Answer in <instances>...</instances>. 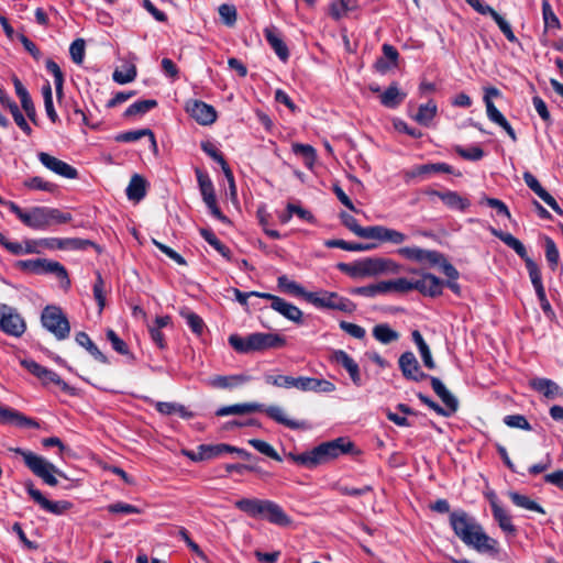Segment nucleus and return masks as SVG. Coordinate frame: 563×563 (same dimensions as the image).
I'll list each match as a JSON object with an SVG mask.
<instances>
[{"label":"nucleus","instance_id":"nucleus-62","mask_svg":"<svg viewBox=\"0 0 563 563\" xmlns=\"http://www.w3.org/2000/svg\"><path fill=\"white\" fill-rule=\"evenodd\" d=\"M85 41L82 38L75 40L69 47V54L73 62L77 65L82 64L85 58Z\"/></svg>","mask_w":563,"mask_h":563},{"label":"nucleus","instance_id":"nucleus-32","mask_svg":"<svg viewBox=\"0 0 563 563\" xmlns=\"http://www.w3.org/2000/svg\"><path fill=\"white\" fill-rule=\"evenodd\" d=\"M249 380L250 377L242 374L229 376L216 375L209 378V385L213 388L228 389L240 386Z\"/></svg>","mask_w":563,"mask_h":563},{"label":"nucleus","instance_id":"nucleus-18","mask_svg":"<svg viewBox=\"0 0 563 563\" xmlns=\"http://www.w3.org/2000/svg\"><path fill=\"white\" fill-rule=\"evenodd\" d=\"M363 272V277L375 276L396 267L391 260L382 257H366L360 261Z\"/></svg>","mask_w":563,"mask_h":563},{"label":"nucleus","instance_id":"nucleus-21","mask_svg":"<svg viewBox=\"0 0 563 563\" xmlns=\"http://www.w3.org/2000/svg\"><path fill=\"white\" fill-rule=\"evenodd\" d=\"M488 230L494 236L498 238L508 247L512 249L517 253V255L521 260H523L525 263L527 262V260H531V257L528 255L526 246L522 244L520 240L515 238L512 234L498 230L494 227H489Z\"/></svg>","mask_w":563,"mask_h":563},{"label":"nucleus","instance_id":"nucleus-24","mask_svg":"<svg viewBox=\"0 0 563 563\" xmlns=\"http://www.w3.org/2000/svg\"><path fill=\"white\" fill-rule=\"evenodd\" d=\"M255 352L265 351L269 349L283 347L286 344L284 336L276 333H253Z\"/></svg>","mask_w":563,"mask_h":563},{"label":"nucleus","instance_id":"nucleus-4","mask_svg":"<svg viewBox=\"0 0 563 563\" xmlns=\"http://www.w3.org/2000/svg\"><path fill=\"white\" fill-rule=\"evenodd\" d=\"M234 506L252 518H260L273 525L287 527L291 523L290 517L275 501L258 498H242Z\"/></svg>","mask_w":563,"mask_h":563},{"label":"nucleus","instance_id":"nucleus-35","mask_svg":"<svg viewBox=\"0 0 563 563\" xmlns=\"http://www.w3.org/2000/svg\"><path fill=\"white\" fill-rule=\"evenodd\" d=\"M406 93L400 91L397 84L393 82L387 89L380 95V103L390 109L397 108L405 99Z\"/></svg>","mask_w":563,"mask_h":563},{"label":"nucleus","instance_id":"nucleus-41","mask_svg":"<svg viewBox=\"0 0 563 563\" xmlns=\"http://www.w3.org/2000/svg\"><path fill=\"white\" fill-rule=\"evenodd\" d=\"M229 344L238 352L242 354H249L255 352L253 333L247 336H240L238 334H231L229 336Z\"/></svg>","mask_w":563,"mask_h":563},{"label":"nucleus","instance_id":"nucleus-31","mask_svg":"<svg viewBox=\"0 0 563 563\" xmlns=\"http://www.w3.org/2000/svg\"><path fill=\"white\" fill-rule=\"evenodd\" d=\"M490 507L494 519L498 522L500 529L505 532L514 534L516 527L512 525L511 517L508 512L498 504L497 498L490 500Z\"/></svg>","mask_w":563,"mask_h":563},{"label":"nucleus","instance_id":"nucleus-3","mask_svg":"<svg viewBox=\"0 0 563 563\" xmlns=\"http://www.w3.org/2000/svg\"><path fill=\"white\" fill-rule=\"evenodd\" d=\"M252 412H265L272 420L291 430H307L310 428V424L307 421L288 418L285 410L275 405L265 407L263 404L258 402L235 404L219 408L216 411V415L218 417H224L229 415H245Z\"/></svg>","mask_w":563,"mask_h":563},{"label":"nucleus","instance_id":"nucleus-9","mask_svg":"<svg viewBox=\"0 0 563 563\" xmlns=\"http://www.w3.org/2000/svg\"><path fill=\"white\" fill-rule=\"evenodd\" d=\"M41 321L43 327L53 333L57 340L68 338L70 332L69 321L59 307H45L42 311Z\"/></svg>","mask_w":563,"mask_h":563},{"label":"nucleus","instance_id":"nucleus-60","mask_svg":"<svg viewBox=\"0 0 563 563\" xmlns=\"http://www.w3.org/2000/svg\"><path fill=\"white\" fill-rule=\"evenodd\" d=\"M504 423L509 428H517L526 431L532 430L531 424L522 415H508L504 418Z\"/></svg>","mask_w":563,"mask_h":563},{"label":"nucleus","instance_id":"nucleus-33","mask_svg":"<svg viewBox=\"0 0 563 563\" xmlns=\"http://www.w3.org/2000/svg\"><path fill=\"white\" fill-rule=\"evenodd\" d=\"M273 309L280 313L283 317H285L286 319L297 324H301L303 322L302 311L297 306L286 301L283 298L276 300L275 307Z\"/></svg>","mask_w":563,"mask_h":563},{"label":"nucleus","instance_id":"nucleus-19","mask_svg":"<svg viewBox=\"0 0 563 563\" xmlns=\"http://www.w3.org/2000/svg\"><path fill=\"white\" fill-rule=\"evenodd\" d=\"M332 361L342 365L349 373L352 382L356 386L362 385V377L358 364L343 350H335L332 353Z\"/></svg>","mask_w":563,"mask_h":563},{"label":"nucleus","instance_id":"nucleus-50","mask_svg":"<svg viewBox=\"0 0 563 563\" xmlns=\"http://www.w3.org/2000/svg\"><path fill=\"white\" fill-rule=\"evenodd\" d=\"M24 187L30 190H43L47 192H54L57 186L53 183L44 180L42 177L34 176L23 181Z\"/></svg>","mask_w":563,"mask_h":563},{"label":"nucleus","instance_id":"nucleus-27","mask_svg":"<svg viewBox=\"0 0 563 563\" xmlns=\"http://www.w3.org/2000/svg\"><path fill=\"white\" fill-rule=\"evenodd\" d=\"M368 239H374L382 242H390L393 244H401L406 241V235L397 230L383 225H372V231Z\"/></svg>","mask_w":563,"mask_h":563},{"label":"nucleus","instance_id":"nucleus-44","mask_svg":"<svg viewBox=\"0 0 563 563\" xmlns=\"http://www.w3.org/2000/svg\"><path fill=\"white\" fill-rule=\"evenodd\" d=\"M373 336L382 344H389L399 339V333L387 323H379L373 328Z\"/></svg>","mask_w":563,"mask_h":563},{"label":"nucleus","instance_id":"nucleus-6","mask_svg":"<svg viewBox=\"0 0 563 563\" xmlns=\"http://www.w3.org/2000/svg\"><path fill=\"white\" fill-rule=\"evenodd\" d=\"M10 451L21 455L27 468L49 486H56L58 484V481L54 474L64 476V473L59 471L54 464L48 462L43 456L33 453L32 451L21 448H11Z\"/></svg>","mask_w":563,"mask_h":563},{"label":"nucleus","instance_id":"nucleus-64","mask_svg":"<svg viewBox=\"0 0 563 563\" xmlns=\"http://www.w3.org/2000/svg\"><path fill=\"white\" fill-rule=\"evenodd\" d=\"M455 152L461 157L468 161H479L484 156V151L478 146H471L468 148L456 146Z\"/></svg>","mask_w":563,"mask_h":563},{"label":"nucleus","instance_id":"nucleus-54","mask_svg":"<svg viewBox=\"0 0 563 563\" xmlns=\"http://www.w3.org/2000/svg\"><path fill=\"white\" fill-rule=\"evenodd\" d=\"M41 380L44 384L54 383L55 385L59 386L63 391L68 393L69 395H74L75 393V389L70 387L66 382H64L57 373L48 368H45Z\"/></svg>","mask_w":563,"mask_h":563},{"label":"nucleus","instance_id":"nucleus-16","mask_svg":"<svg viewBox=\"0 0 563 563\" xmlns=\"http://www.w3.org/2000/svg\"><path fill=\"white\" fill-rule=\"evenodd\" d=\"M0 423L13 424L20 428H40V423L22 412L0 405Z\"/></svg>","mask_w":563,"mask_h":563},{"label":"nucleus","instance_id":"nucleus-11","mask_svg":"<svg viewBox=\"0 0 563 563\" xmlns=\"http://www.w3.org/2000/svg\"><path fill=\"white\" fill-rule=\"evenodd\" d=\"M25 488L33 501L36 503L46 512L60 516L73 508V504L68 500L53 501L47 499L41 490L34 487L31 481L25 483Z\"/></svg>","mask_w":563,"mask_h":563},{"label":"nucleus","instance_id":"nucleus-55","mask_svg":"<svg viewBox=\"0 0 563 563\" xmlns=\"http://www.w3.org/2000/svg\"><path fill=\"white\" fill-rule=\"evenodd\" d=\"M545 258L550 267L554 271L559 264L560 254L555 242L549 238H544Z\"/></svg>","mask_w":563,"mask_h":563},{"label":"nucleus","instance_id":"nucleus-53","mask_svg":"<svg viewBox=\"0 0 563 563\" xmlns=\"http://www.w3.org/2000/svg\"><path fill=\"white\" fill-rule=\"evenodd\" d=\"M292 152L303 157L307 167L310 168L314 164L316 150L311 145L296 143L292 145Z\"/></svg>","mask_w":563,"mask_h":563},{"label":"nucleus","instance_id":"nucleus-17","mask_svg":"<svg viewBox=\"0 0 563 563\" xmlns=\"http://www.w3.org/2000/svg\"><path fill=\"white\" fill-rule=\"evenodd\" d=\"M526 185L542 199L554 212L563 214V210L556 200L540 185L539 180L529 172L523 173Z\"/></svg>","mask_w":563,"mask_h":563},{"label":"nucleus","instance_id":"nucleus-37","mask_svg":"<svg viewBox=\"0 0 563 563\" xmlns=\"http://www.w3.org/2000/svg\"><path fill=\"white\" fill-rule=\"evenodd\" d=\"M76 342L85 347L98 362L109 364L108 357L98 349L86 332H78L75 336Z\"/></svg>","mask_w":563,"mask_h":563},{"label":"nucleus","instance_id":"nucleus-57","mask_svg":"<svg viewBox=\"0 0 563 563\" xmlns=\"http://www.w3.org/2000/svg\"><path fill=\"white\" fill-rule=\"evenodd\" d=\"M492 19L496 22L499 30L503 32V34L510 43H518V38L515 35L511 25L505 18H503L498 12H496L495 14H493Z\"/></svg>","mask_w":563,"mask_h":563},{"label":"nucleus","instance_id":"nucleus-34","mask_svg":"<svg viewBox=\"0 0 563 563\" xmlns=\"http://www.w3.org/2000/svg\"><path fill=\"white\" fill-rule=\"evenodd\" d=\"M146 180L143 176L134 174L125 189L126 197L133 201L142 200L146 195Z\"/></svg>","mask_w":563,"mask_h":563},{"label":"nucleus","instance_id":"nucleus-23","mask_svg":"<svg viewBox=\"0 0 563 563\" xmlns=\"http://www.w3.org/2000/svg\"><path fill=\"white\" fill-rule=\"evenodd\" d=\"M488 230L494 236L498 238L508 247L512 249L517 253V255L521 260H523L525 263L527 262V260H531V257L528 255L526 246L522 244L520 240L515 238L512 234L498 230L494 227H489Z\"/></svg>","mask_w":563,"mask_h":563},{"label":"nucleus","instance_id":"nucleus-38","mask_svg":"<svg viewBox=\"0 0 563 563\" xmlns=\"http://www.w3.org/2000/svg\"><path fill=\"white\" fill-rule=\"evenodd\" d=\"M438 113V106L433 100H429L426 104H421L418 112L413 115V120L421 125L429 126Z\"/></svg>","mask_w":563,"mask_h":563},{"label":"nucleus","instance_id":"nucleus-51","mask_svg":"<svg viewBox=\"0 0 563 563\" xmlns=\"http://www.w3.org/2000/svg\"><path fill=\"white\" fill-rule=\"evenodd\" d=\"M45 67H46L47 71L53 75L56 95H57V97H60L63 93L64 75H63L59 66L53 59L48 58L45 63Z\"/></svg>","mask_w":563,"mask_h":563},{"label":"nucleus","instance_id":"nucleus-5","mask_svg":"<svg viewBox=\"0 0 563 563\" xmlns=\"http://www.w3.org/2000/svg\"><path fill=\"white\" fill-rule=\"evenodd\" d=\"M266 384L280 388H296L300 391H313L330 394L335 390V385L324 378L308 376L292 377L288 375H266Z\"/></svg>","mask_w":563,"mask_h":563},{"label":"nucleus","instance_id":"nucleus-39","mask_svg":"<svg viewBox=\"0 0 563 563\" xmlns=\"http://www.w3.org/2000/svg\"><path fill=\"white\" fill-rule=\"evenodd\" d=\"M411 336H412V341L415 342V344L418 347V351L421 355L424 366L429 369H433L435 367V363L432 358L431 351H430L428 344L426 343V341L423 340L421 333L418 330H413L411 333Z\"/></svg>","mask_w":563,"mask_h":563},{"label":"nucleus","instance_id":"nucleus-52","mask_svg":"<svg viewBox=\"0 0 563 563\" xmlns=\"http://www.w3.org/2000/svg\"><path fill=\"white\" fill-rule=\"evenodd\" d=\"M137 71L134 65H128L123 70L115 69L112 74V79L117 84L124 85L132 82L136 78Z\"/></svg>","mask_w":563,"mask_h":563},{"label":"nucleus","instance_id":"nucleus-49","mask_svg":"<svg viewBox=\"0 0 563 563\" xmlns=\"http://www.w3.org/2000/svg\"><path fill=\"white\" fill-rule=\"evenodd\" d=\"M180 316L195 334L201 335L203 333L205 322L200 316L189 309L180 310Z\"/></svg>","mask_w":563,"mask_h":563},{"label":"nucleus","instance_id":"nucleus-14","mask_svg":"<svg viewBox=\"0 0 563 563\" xmlns=\"http://www.w3.org/2000/svg\"><path fill=\"white\" fill-rule=\"evenodd\" d=\"M444 283L433 274L422 273L421 278L411 280V290H418L423 296L438 297L442 294Z\"/></svg>","mask_w":563,"mask_h":563},{"label":"nucleus","instance_id":"nucleus-25","mask_svg":"<svg viewBox=\"0 0 563 563\" xmlns=\"http://www.w3.org/2000/svg\"><path fill=\"white\" fill-rule=\"evenodd\" d=\"M264 36L279 59L286 62L289 58V51L278 30L274 26L266 27L264 30Z\"/></svg>","mask_w":563,"mask_h":563},{"label":"nucleus","instance_id":"nucleus-47","mask_svg":"<svg viewBox=\"0 0 563 563\" xmlns=\"http://www.w3.org/2000/svg\"><path fill=\"white\" fill-rule=\"evenodd\" d=\"M324 245L327 247H338L345 251L361 252V251H369L373 250L375 244H363V243H351L344 240L334 239L325 241Z\"/></svg>","mask_w":563,"mask_h":563},{"label":"nucleus","instance_id":"nucleus-12","mask_svg":"<svg viewBox=\"0 0 563 563\" xmlns=\"http://www.w3.org/2000/svg\"><path fill=\"white\" fill-rule=\"evenodd\" d=\"M37 158L43 166L60 177L68 179L78 177V170L75 167L48 153L40 152Z\"/></svg>","mask_w":563,"mask_h":563},{"label":"nucleus","instance_id":"nucleus-45","mask_svg":"<svg viewBox=\"0 0 563 563\" xmlns=\"http://www.w3.org/2000/svg\"><path fill=\"white\" fill-rule=\"evenodd\" d=\"M380 283V290L383 294L395 292H408L411 290V280L400 277L391 280H383Z\"/></svg>","mask_w":563,"mask_h":563},{"label":"nucleus","instance_id":"nucleus-20","mask_svg":"<svg viewBox=\"0 0 563 563\" xmlns=\"http://www.w3.org/2000/svg\"><path fill=\"white\" fill-rule=\"evenodd\" d=\"M0 103L8 108L9 111L11 112L12 117H13V120L14 122L16 123V125L26 134V135H31L33 130L32 128L30 126V124L26 122L24 115L22 114V112L20 111L18 104L9 97V95L7 93V91L2 88H0Z\"/></svg>","mask_w":563,"mask_h":563},{"label":"nucleus","instance_id":"nucleus-46","mask_svg":"<svg viewBox=\"0 0 563 563\" xmlns=\"http://www.w3.org/2000/svg\"><path fill=\"white\" fill-rule=\"evenodd\" d=\"M340 218H341L342 223L350 231H352L355 235H357L360 238H363V239H368L369 238V234H371V231H372V227H366V228L361 227L357 223V220L353 216H351V214H349L346 212H341Z\"/></svg>","mask_w":563,"mask_h":563},{"label":"nucleus","instance_id":"nucleus-10","mask_svg":"<svg viewBox=\"0 0 563 563\" xmlns=\"http://www.w3.org/2000/svg\"><path fill=\"white\" fill-rule=\"evenodd\" d=\"M25 321L16 309L0 303V330L8 335L19 338L25 332Z\"/></svg>","mask_w":563,"mask_h":563},{"label":"nucleus","instance_id":"nucleus-15","mask_svg":"<svg viewBox=\"0 0 563 563\" xmlns=\"http://www.w3.org/2000/svg\"><path fill=\"white\" fill-rule=\"evenodd\" d=\"M399 368L406 379L413 382H421L429 377L428 374L421 371V367L415 354L410 351L405 352L398 360Z\"/></svg>","mask_w":563,"mask_h":563},{"label":"nucleus","instance_id":"nucleus-2","mask_svg":"<svg viewBox=\"0 0 563 563\" xmlns=\"http://www.w3.org/2000/svg\"><path fill=\"white\" fill-rule=\"evenodd\" d=\"M353 450L354 443L347 438L341 437L331 441L322 442L313 449L300 454L290 452L287 454V457L294 463L311 470L335 460L341 455L352 453Z\"/></svg>","mask_w":563,"mask_h":563},{"label":"nucleus","instance_id":"nucleus-59","mask_svg":"<svg viewBox=\"0 0 563 563\" xmlns=\"http://www.w3.org/2000/svg\"><path fill=\"white\" fill-rule=\"evenodd\" d=\"M106 335H107L108 341L111 343L112 349L117 353H119L121 355L129 354V347H128L126 343L121 338H119V335L115 333L114 330L108 329Z\"/></svg>","mask_w":563,"mask_h":563},{"label":"nucleus","instance_id":"nucleus-8","mask_svg":"<svg viewBox=\"0 0 563 563\" xmlns=\"http://www.w3.org/2000/svg\"><path fill=\"white\" fill-rule=\"evenodd\" d=\"M307 301L319 309L338 310L347 313L356 309V305L353 301L334 291L312 292L307 296Z\"/></svg>","mask_w":563,"mask_h":563},{"label":"nucleus","instance_id":"nucleus-29","mask_svg":"<svg viewBox=\"0 0 563 563\" xmlns=\"http://www.w3.org/2000/svg\"><path fill=\"white\" fill-rule=\"evenodd\" d=\"M382 49H383L384 57H380L376 60L375 68L377 69V71L385 74L393 67L397 66L399 53L390 44H384Z\"/></svg>","mask_w":563,"mask_h":563},{"label":"nucleus","instance_id":"nucleus-42","mask_svg":"<svg viewBox=\"0 0 563 563\" xmlns=\"http://www.w3.org/2000/svg\"><path fill=\"white\" fill-rule=\"evenodd\" d=\"M509 498L519 508H523L530 511H536L544 515L545 510L542 506H540L537 501L532 500L530 497L519 494L517 492H509Z\"/></svg>","mask_w":563,"mask_h":563},{"label":"nucleus","instance_id":"nucleus-58","mask_svg":"<svg viewBox=\"0 0 563 563\" xmlns=\"http://www.w3.org/2000/svg\"><path fill=\"white\" fill-rule=\"evenodd\" d=\"M479 203L486 205L489 208L495 209L497 211V213L500 216H505L508 219L511 218L508 207L501 200H499L497 198H490L487 196H483L482 199L479 200Z\"/></svg>","mask_w":563,"mask_h":563},{"label":"nucleus","instance_id":"nucleus-13","mask_svg":"<svg viewBox=\"0 0 563 563\" xmlns=\"http://www.w3.org/2000/svg\"><path fill=\"white\" fill-rule=\"evenodd\" d=\"M186 111L201 125H210L217 120L216 109L200 100H189L186 103Z\"/></svg>","mask_w":563,"mask_h":563},{"label":"nucleus","instance_id":"nucleus-36","mask_svg":"<svg viewBox=\"0 0 563 563\" xmlns=\"http://www.w3.org/2000/svg\"><path fill=\"white\" fill-rule=\"evenodd\" d=\"M144 136H148L153 150L156 151L157 144H156L155 135L151 129H141V130H135V131L122 132V133L117 134L114 136V140L117 142H121V143H131V142L139 141L140 139H142Z\"/></svg>","mask_w":563,"mask_h":563},{"label":"nucleus","instance_id":"nucleus-7","mask_svg":"<svg viewBox=\"0 0 563 563\" xmlns=\"http://www.w3.org/2000/svg\"><path fill=\"white\" fill-rule=\"evenodd\" d=\"M71 220L69 212L56 208L33 207L26 212L23 223L34 230H46L54 224L67 223Z\"/></svg>","mask_w":563,"mask_h":563},{"label":"nucleus","instance_id":"nucleus-30","mask_svg":"<svg viewBox=\"0 0 563 563\" xmlns=\"http://www.w3.org/2000/svg\"><path fill=\"white\" fill-rule=\"evenodd\" d=\"M42 263L43 268H41V275L53 274L60 280V286L63 288H69L70 279L68 277V273L59 262L42 258Z\"/></svg>","mask_w":563,"mask_h":563},{"label":"nucleus","instance_id":"nucleus-48","mask_svg":"<svg viewBox=\"0 0 563 563\" xmlns=\"http://www.w3.org/2000/svg\"><path fill=\"white\" fill-rule=\"evenodd\" d=\"M157 107L155 99L139 100L126 108L124 117L142 115Z\"/></svg>","mask_w":563,"mask_h":563},{"label":"nucleus","instance_id":"nucleus-61","mask_svg":"<svg viewBox=\"0 0 563 563\" xmlns=\"http://www.w3.org/2000/svg\"><path fill=\"white\" fill-rule=\"evenodd\" d=\"M197 181L199 185V189L201 192V196H206L208 194H211L214 191L213 183L210 179L209 175L201 170L200 168H196L195 170Z\"/></svg>","mask_w":563,"mask_h":563},{"label":"nucleus","instance_id":"nucleus-22","mask_svg":"<svg viewBox=\"0 0 563 563\" xmlns=\"http://www.w3.org/2000/svg\"><path fill=\"white\" fill-rule=\"evenodd\" d=\"M488 230L494 236L498 238L508 247L512 249L517 253V255L521 260H523L525 263L527 262V260H531V257L528 255L526 246L522 244L520 240L515 238L512 234L498 230L494 227H489Z\"/></svg>","mask_w":563,"mask_h":563},{"label":"nucleus","instance_id":"nucleus-1","mask_svg":"<svg viewBox=\"0 0 563 563\" xmlns=\"http://www.w3.org/2000/svg\"><path fill=\"white\" fill-rule=\"evenodd\" d=\"M450 526L454 534L468 548L478 553L498 554V541L486 534L477 520L465 510L450 512Z\"/></svg>","mask_w":563,"mask_h":563},{"label":"nucleus","instance_id":"nucleus-28","mask_svg":"<svg viewBox=\"0 0 563 563\" xmlns=\"http://www.w3.org/2000/svg\"><path fill=\"white\" fill-rule=\"evenodd\" d=\"M542 18L544 23V32L541 38L543 45H548L549 41L547 38V34L552 30H560L561 22L554 11L552 10L551 4L548 0L542 1Z\"/></svg>","mask_w":563,"mask_h":563},{"label":"nucleus","instance_id":"nucleus-43","mask_svg":"<svg viewBox=\"0 0 563 563\" xmlns=\"http://www.w3.org/2000/svg\"><path fill=\"white\" fill-rule=\"evenodd\" d=\"M277 285L283 291L297 297H302L306 301L307 296L311 294L310 291H306L301 285L290 280L286 275H282L277 278Z\"/></svg>","mask_w":563,"mask_h":563},{"label":"nucleus","instance_id":"nucleus-63","mask_svg":"<svg viewBox=\"0 0 563 563\" xmlns=\"http://www.w3.org/2000/svg\"><path fill=\"white\" fill-rule=\"evenodd\" d=\"M219 15L222 22L228 26H233L236 22V9L231 4H221L219 7Z\"/></svg>","mask_w":563,"mask_h":563},{"label":"nucleus","instance_id":"nucleus-40","mask_svg":"<svg viewBox=\"0 0 563 563\" xmlns=\"http://www.w3.org/2000/svg\"><path fill=\"white\" fill-rule=\"evenodd\" d=\"M440 199L445 206L451 209L464 211L470 207L468 199L462 197L459 192L452 190H445L440 196Z\"/></svg>","mask_w":563,"mask_h":563},{"label":"nucleus","instance_id":"nucleus-56","mask_svg":"<svg viewBox=\"0 0 563 563\" xmlns=\"http://www.w3.org/2000/svg\"><path fill=\"white\" fill-rule=\"evenodd\" d=\"M249 443L255 449L257 450L260 453L275 460V461H278L280 462L282 461V457L279 456V454L277 453V451L267 442L263 441V440H258V439H251L249 441Z\"/></svg>","mask_w":563,"mask_h":563},{"label":"nucleus","instance_id":"nucleus-26","mask_svg":"<svg viewBox=\"0 0 563 563\" xmlns=\"http://www.w3.org/2000/svg\"><path fill=\"white\" fill-rule=\"evenodd\" d=\"M530 386L548 399H554L563 396L561 387L549 378H533L530 380Z\"/></svg>","mask_w":563,"mask_h":563}]
</instances>
